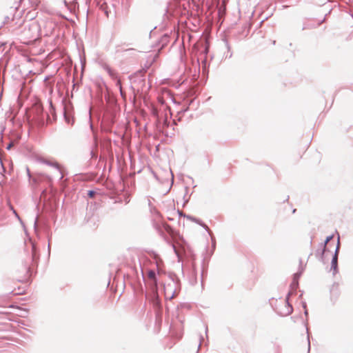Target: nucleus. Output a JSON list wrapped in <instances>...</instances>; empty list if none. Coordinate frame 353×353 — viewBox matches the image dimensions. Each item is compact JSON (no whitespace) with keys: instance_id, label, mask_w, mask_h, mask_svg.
Masks as SVG:
<instances>
[{"instance_id":"f257e3e1","label":"nucleus","mask_w":353,"mask_h":353,"mask_svg":"<svg viewBox=\"0 0 353 353\" xmlns=\"http://www.w3.org/2000/svg\"><path fill=\"white\" fill-rule=\"evenodd\" d=\"M332 239L333 236H330L327 237L325 242L324 248L322 252V255H323L325 252H332L331 249L334 250V255L332 261V268L334 269V271L336 272L337 268L338 253L340 245L339 239H338L336 243L331 245L330 241L331 240H332Z\"/></svg>"},{"instance_id":"f03ea898","label":"nucleus","mask_w":353,"mask_h":353,"mask_svg":"<svg viewBox=\"0 0 353 353\" xmlns=\"http://www.w3.org/2000/svg\"><path fill=\"white\" fill-rule=\"evenodd\" d=\"M174 285V283L172 281L170 283H168L166 285H164V293L165 296L167 299H173L175 295L176 292L175 290L172 289V286Z\"/></svg>"},{"instance_id":"7ed1b4c3","label":"nucleus","mask_w":353,"mask_h":353,"mask_svg":"<svg viewBox=\"0 0 353 353\" xmlns=\"http://www.w3.org/2000/svg\"><path fill=\"white\" fill-rule=\"evenodd\" d=\"M39 161L42 163H46V164H48V165H52L54 166L58 171H60L61 170V167L59 165V164L57 163V162H51L49 160H47L44 158H39Z\"/></svg>"},{"instance_id":"20e7f679","label":"nucleus","mask_w":353,"mask_h":353,"mask_svg":"<svg viewBox=\"0 0 353 353\" xmlns=\"http://www.w3.org/2000/svg\"><path fill=\"white\" fill-rule=\"evenodd\" d=\"M108 72H109L110 75L113 79H117V83H116V84H117V85L119 87V90H120V92H121V93L122 94V86H121V80H120V79H119L117 78V74H116L115 72H114L112 70H109Z\"/></svg>"},{"instance_id":"39448f33","label":"nucleus","mask_w":353,"mask_h":353,"mask_svg":"<svg viewBox=\"0 0 353 353\" xmlns=\"http://www.w3.org/2000/svg\"><path fill=\"white\" fill-rule=\"evenodd\" d=\"M25 292V287L19 286L17 289H13L11 292L14 295L23 294Z\"/></svg>"},{"instance_id":"423d86ee","label":"nucleus","mask_w":353,"mask_h":353,"mask_svg":"<svg viewBox=\"0 0 353 353\" xmlns=\"http://www.w3.org/2000/svg\"><path fill=\"white\" fill-rule=\"evenodd\" d=\"M148 276L150 279L152 280L154 283H156L155 272L154 271H149Z\"/></svg>"},{"instance_id":"0eeeda50","label":"nucleus","mask_w":353,"mask_h":353,"mask_svg":"<svg viewBox=\"0 0 353 353\" xmlns=\"http://www.w3.org/2000/svg\"><path fill=\"white\" fill-rule=\"evenodd\" d=\"M34 110H37V113H40L42 112L43 110V108H42V105L40 103H36L34 105V108H33Z\"/></svg>"},{"instance_id":"6e6552de","label":"nucleus","mask_w":353,"mask_h":353,"mask_svg":"<svg viewBox=\"0 0 353 353\" xmlns=\"http://www.w3.org/2000/svg\"><path fill=\"white\" fill-rule=\"evenodd\" d=\"M153 303H154V305H155L156 307H160V301H159L158 297H157L154 300Z\"/></svg>"},{"instance_id":"1a4fd4ad","label":"nucleus","mask_w":353,"mask_h":353,"mask_svg":"<svg viewBox=\"0 0 353 353\" xmlns=\"http://www.w3.org/2000/svg\"><path fill=\"white\" fill-rule=\"evenodd\" d=\"M89 195L92 196L93 195V192L90 191V192H89Z\"/></svg>"},{"instance_id":"9d476101","label":"nucleus","mask_w":353,"mask_h":353,"mask_svg":"<svg viewBox=\"0 0 353 353\" xmlns=\"http://www.w3.org/2000/svg\"><path fill=\"white\" fill-rule=\"evenodd\" d=\"M174 248H175V246H174ZM174 250H175V252H176L177 254H179V252H178V251L176 250V248H174Z\"/></svg>"},{"instance_id":"9b49d317","label":"nucleus","mask_w":353,"mask_h":353,"mask_svg":"<svg viewBox=\"0 0 353 353\" xmlns=\"http://www.w3.org/2000/svg\"><path fill=\"white\" fill-rule=\"evenodd\" d=\"M11 148V145H8V148L9 149V148Z\"/></svg>"},{"instance_id":"f8f14e48","label":"nucleus","mask_w":353,"mask_h":353,"mask_svg":"<svg viewBox=\"0 0 353 353\" xmlns=\"http://www.w3.org/2000/svg\"><path fill=\"white\" fill-rule=\"evenodd\" d=\"M349 353H353V351H352V352H349Z\"/></svg>"}]
</instances>
